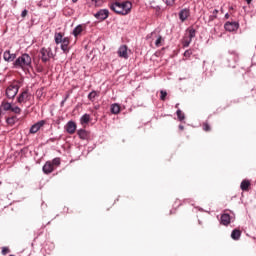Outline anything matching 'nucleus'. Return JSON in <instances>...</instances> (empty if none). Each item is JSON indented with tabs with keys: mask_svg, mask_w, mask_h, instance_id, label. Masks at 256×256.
<instances>
[{
	"mask_svg": "<svg viewBox=\"0 0 256 256\" xmlns=\"http://www.w3.org/2000/svg\"><path fill=\"white\" fill-rule=\"evenodd\" d=\"M3 59L4 61H6L7 63H11L13 61H15V59H17V54L11 53L10 50H6L3 53Z\"/></svg>",
	"mask_w": 256,
	"mask_h": 256,
	"instance_id": "6e6552de",
	"label": "nucleus"
},
{
	"mask_svg": "<svg viewBox=\"0 0 256 256\" xmlns=\"http://www.w3.org/2000/svg\"><path fill=\"white\" fill-rule=\"evenodd\" d=\"M10 111H12V113H15L16 115H19V113H21V108H19V106H15L10 109Z\"/></svg>",
	"mask_w": 256,
	"mask_h": 256,
	"instance_id": "c85d7f7f",
	"label": "nucleus"
},
{
	"mask_svg": "<svg viewBox=\"0 0 256 256\" xmlns=\"http://www.w3.org/2000/svg\"><path fill=\"white\" fill-rule=\"evenodd\" d=\"M155 35H157L156 32H152V33H151V37H155Z\"/></svg>",
	"mask_w": 256,
	"mask_h": 256,
	"instance_id": "ea45409f",
	"label": "nucleus"
},
{
	"mask_svg": "<svg viewBox=\"0 0 256 256\" xmlns=\"http://www.w3.org/2000/svg\"><path fill=\"white\" fill-rule=\"evenodd\" d=\"M18 93H19L18 85H10L6 88V97H8V99H15Z\"/></svg>",
	"mask_w": 256,
	"mask_h": 256,
	"instance_id": "20e7f679",
	"label": "nucleus"
},
{
	"mask_svg": "<svg viewBox=\"0 0 256 256\" xmlns=\"http://www.w3.org/2000/svg\"><path fill=\"white\" fill-rule=\"evenodd\" d=\"M32 59L31 56L27 53L22 54L13 62L14 69H22V71H27L31 69Z\"/></svg>",
	"mask_w": 256,
	"mask_h": 256,
	"instance_id": "f03ea898",
	"label": "nucleus"
},
{
	"mask_svg": "<svg viewBox=\"0 0 256 256\" xmlns=\"http://www.w3.org/2000/svg\"><path fill=\"white\" fill-rule=\"evenodd\" d=\"M77 1H79V0H72V3H77Z\"/></svg>",
	"mask_w": 256,
	"mask_h": 256,
	"instance_id": "37998d69",
	"label": "nucleus"
},
{
	"mask_svg": "<svg viewBox=\"0 0 256 256\" xmlns=\"http://www.w3.org/2000/svg\"><path fill=\"white\" fill-rule=\"evenodd\" d=\"M94 17L95 19H98V21H105V19L109 17V10L101 9L94 14Z\"/></svg>",
	"mask_w": 256,
	"mask_h": 256,
	"instance_id": "39448f33",
	"label": "nucleus"
},
{
	"mask_svg": "<svg viewBox=\"0 0 256 256\" xmlns=\"http://www.w3.org/2000/svg\"><path fill=\"white\" fill-rule=\"evenodd\" d=\"M250 185H251V182H249V180H243L241 182L240 188L242 191H247L249 189Z\"/></svg>",
	"mask_w": 256,
	"mask_h": 256,
	"instance_id": "6ab92c4d",
	"label": "nucleus"
},
{
	"mask_svg": "<svg viewBox=\"0 0 256 256\" xmlns=\"http://www.w3.org/2000/svg\"><path fill=\"white\" fill-rule=\"evenodd\" d=\"M110 9L118 15H129L133 9V4L130 1L116 2L110 5Z\"/></svg>",
	"mask_w": 256,
	"mask_h": 256,
	"instance_id": "f257e3e1",
	"label": "nucleus"
},
{
	"mask_svg": "<svg viewBox=\"0 0 256 256\" xmlns=\"http://www.w3.org/2000/svg\"><path fill=\"white\" fill-rule=\"evenodd\" d=\"M89 121H91V116L89 114H84L81 118H80V123L81 125H87V123H89Z\"/></svg>",
	"mask_w": 256,
	"mask_h": 256,
	"instance_id": "a211bd4d",
	"label": "nucleus"
},
{
	"mask_svg": "<svg viewBox=\"0 0 256 256\" xmlns=\"http://www.w3.org/2000/svg\"><path fill=\"white\" fill-rule=\"evenodd\" d=\"M176 115H177L179 121H183L185 119V114H183V112L179 109L177 110Z\"/></svg>",
	"mask_w": 256,
	"mask_h": 256,
	"instance_id": "a878e982",
	"label": "nucleus"
},
{
	"mask_svg": "<svg viewBox=\"0 0 256 256\" xmlns=\"http://www.w3.org/2000/svg\"><path fill=\"white\" fill-rule=\"evenodd\" d=\"M77 133H78V136L80 137V139H82V140L89 139V132H87V130L80 129V130H78Z\"/></svg>",
	"mask_w": 256,
	"mask_h": 256,
	"instance_id": "dca6fc26",
	"label": "nucleus"
},
{
	"mask_svg": "<svg viewBox=\"0 0 256 256\" xmlns=\"http://www.w3.org/2000/svg\"><path fill=\"white\" fill-rule=\"evenodd\" d=\"M164 2L166 3V5H173V3H175V0H164Z\"/></svg>",
	"mask_w": 256,
	"mask_h": 256,
	"instance_id": "c9c22d12",
	"label": "nucleus"
},
{
	"mask_svg": "<svg viewBox=\"0 0 256 256\" xmlns=\"http://www.w3.org/2000/svg\"><path fill=\"white\" fill-rule=\"evenodd\" d=\"M188 39H191L193 41L195 37V29L191 28L188 30V36H186Z\"/></svg>",
	"mask_w": 256,
	"mask_h": 256,
	"instance_id": "393cba45",
	"label": "nucleus"
},
{
	"mask_svg": "<svg viewBox=\"0 0 256 256\" xmlns=\"http://www.w3.org/2000/svg\"><path fill=\"white\" fill-rule=\"evenodd\" d=\"M54 169L55 168L53 167V163H51V161H48L43 166L42 171L43 173H45V175H49L50 173H53Z\"/></svg>",
	"mask_w": 256,
	"mask_h": 256,
	"instance_id": "f8f14e48",
	"label": "nucleus"
},
{
	"mask_svg": "<svg viewBox=\"0 0 256 256\" xmlns=\"http://www.w3.org/2000/svg\"><path fill=\"white\" fill-rule=\"evenodd\" d=\"M175 107H176V109H178V108H179V104H176V106H175Z\"/></svg>",
	"mask_w": 256,
	"mask_h": 256,
	"instance_id": "a18cd8bd",
	"label": "nucleus"
},
{
	"mask_svg": "<svg viewBox=\"0 0 256 256\" xmlns=\"http://www.w3.org/2000/svg\"><path fill=\"white\" fill-rule=\"evenodd\" d=\"M54 39H55L56 45H59V44L63 43V34L56 33L55 36H54Z\"/></svg>",
	"mask_w": 256,
	"mask_h": 256,
	"instance_id": "4be33fe9",
	"label": "nucleus"
},
{
	"mask_svg": "<svg viewBox=\"0 0 256 256\" xmlns=\"http://www.w3.org/2000/svg\"><path fill=\"white\" fill-rule=\"evenodd\" d=\"M97 95H99V93H97V91H92L88 94V99L90 101H95V97H97Z\"/></svg>",
	"mask_w": 256,
	"mask_h": 256,
	"instance_id": "b1692460",
	"label": "nucleus"
},
{
	"mask_svg": "<svg viewBox=\"0 0 256 256\" xmlns=\"http://www.w3.org/2000/svg\"><path fill=\"white\" fill-rule=\"evenodd\" d=\"M221 225H229L231 223V216L229 214H222L220 219Z\"/></svg>",
	"mask_w": 256,
	"mask_h": 256,
	"instance_id": "4468645a",
	"label": "nucleus"
},
{
	"mask_svg": "<svg viewBox=\"0 0 256 256\" xmlns=\"http://www.w3.org/2000/svg\"><path fill=\"white\" fill-rule=\"evenodd\" d=\"M225 19H229V13L225 14Z\"/></svg>",
	"mask_w": 256,
	"mask_h": 256,
	"instance_id": "a19ab883",
	"label": "nucleus"
},
{
	"mask_svg": "<svg viewBox=\"0 0 256 256\" xmlns=\"http://www.w3.org/2000/svg\"><path fill=\"white\" fill-rule=\"evenodd\" d=\"M31 99V94L28 91L22 92L18 97V103H27Z\"/></svg>",
	"mask_w": 256,
	"mask_h": 256,
	"instance_id": "9d476101",
	"label": "nucleus"
},
{
	"mask_svg": "<svg viewBox=\"0 0 256 256\" xmlns=\"http://www.w3.org/2000/svg\"><path fill=\"white\" fill-rule=\"evenodd\" d=\"M160 95H161V96H160L161 101H165V98L167 97V92L161 90V91H160Z\"/></svg>",
	"mask_w": 256,
	"mask_h": 256,
	"instance_id": "7c9ffc66",
	"label": "nucleus"
},
{
	"mask_svg": "<svg viewBox=\"0 0 256 256\" xmlns=\"http://www.w3.org/2000/svg\"><path fill=\"white\" fill-rule=\"evenodd\" d=\"M162 43H163V37L162 36H158L156 41H155V46L156 47H161Z\"/></svg>",
	"mask_w": 256,
	"mask_h": 256,
	"instance_id": "bb28decb",
	"label": "nucleus"
},
{
	"mask_svg": "<svg viewBox=\"0 0 256 256\" xmlns=\"http://www.w3.org/2000/svg\"><path fill=\"white\" fill-rule=\"evenodd\" d=\"M64 129L67 133H69V135H73V133L77 131V124L74 121L70 120L64 126Z\"/></svg>",
	"mask_w": 256,
	"mask_h": 256,
	"instance_id": "423d86ee",
	"label": "nucleus"
},
{
	"mask_svg": "<svg viewBox=\"0 0 256 256\" xmlns=\"http://www.w3.org/2000/svg\"><path fill=\"white\" fill-rule=\"evenodd\" d=\"M0 107L3 111H11L12 105L9 102H2Z\"/></svg>",
	"mask_w": 256,
	"mask_h": 256,
	"instance_id": "5701e85b",
	"label": "nucleus"
},
{
	"mask_svg": "<svg viewBox=\"0 0 256 256\" xmlns=\"http://www.w3.org/2000/svg\"><path fill=\"white\" fill-rule=\"evenodd\" d=\"M193 52H191V50H186L185 52H184V57H191V54H192Z\"/></svg>",
	"mask_w": 256,
	"mask_h": 256,
	"instance_id": "72a5a7b5",
	"label": "nucleus"
},
{
	"mask_svg": "<svg viewBox=\"0 0 256 256\" xmlns=\"http://www.w3.org/2000/svg\"><path fill=\"white\" fill-rule=\"evenodd\" d=\"M118 56L121 57L122 59H129L127 45H122L119 47Z\"/></svg>",
	"mask_w": 256,
	"mask_h": 256,
	"instance_id": "1a4fd4ad",
	"label": "nucleus"
},
{
	"mask_svg": "<svg viewBox=\"0 0 256 256\" xmlns=\"http://www.w3.org/2000/svg\"><path fill=\"white\" fill-rule=\"evenodd\" d=\"M61 49L63 50V53H69V38H63V41L61 42Z\"/></svg>",
	"mask_w": 256,
	"mask_h": 256,
	"instance_id": "2eb2a0df",
	"label": "nucleus"
},
{
	"mask_svg": "<svg viewBox=\"0 0 256 256\" xmlns=\"http://www.w3.org/2000/svg\"><path fill=\"white\" fill-rule=\"evenodd\" d=\"M121 111V107L119 106V104H112L111 105V113H113L114 115L119 114Z\"/></svg>",
	"mask_w": 256,
	"mask_h": 256,
	"instance_id": "412c9836",
	"label": "nucleus"
},
{
	"mask_svg": "<svg viewBox=\"0 0 256 256\" xmlns=\"http://www.w3.org/2000/svg\"><path fill=\"white\" fill-rule=\"evenodd\" d=\"M7 253H9V248L3 247L2 248V255H7Z\"/></svg>",
	"mask_w": 256,
	"mask_h": 256,
	"instance_id": "f704fd0d",
	"label": "nucleus"
},
{
	"mask_svg": "<svg viewBox=\"0 0 256 256\" xmlns=\"http://www.w3.org/2000/svg\"><path fill=\"white\" fill-rule=\"evenodd\" d=\"M217 13H219V10H217V9H214L213 11H212V16H211V18L212 19H217Z\"/></svg>",
	"mask_w": 256,
	"mask_h": 256,
	"instance_id": "2f4dec72",
	"label": "nucleus"
},
{
	"mask_svg": "<svg viewBox=\"0 0 256 256\" xmlns=\"http://www.w3.org/2000/svg\"><path fill=\"white\" fill-rule=\"evenodd\" d=\"M51 163L53 166L54 165L59 166L61 165V158H54Z\"/></svg>",
	"mask_w": 256,
	"mask_h": 256,
	"instance_id": "c756f323",
	"label": "nucleus"
},
{
	"mask_svg": "<svg viewBox=\"0 0 256 256\" xmlns=\"http://www.w3.org/2000/svg\"><path fill=\"white\" fill-rule=\"evenodd\" d=\"M246 1V3L248 4V5H251V2L253 1V0H245Z\"/></svg>",
	"mask_w": 256,
	"mask_h": 256,
	"instance_id": "58836bf2",
	"label": "nucleus"
},
{
	"mask_svg": "<svg viewBox=\"0 0 256 256\" xmlns=\"http://www.w3.org/2000/svg\"><path fill=\"white\" fill-rule=\"evenodd\" d=\"M44 125H45V120H41V121L35 123L34 125L31 126L30 133H32V134L37 133V131H39L41 129V127H43Z\"/></svg>",
	"mask_w": 256,
	"mask_h": 256,
	"instance_id": "9b49d317",
	"label": "nucleus"
},
{
	"mask_svg": "<svg viewBox=\"0 0 256 256\" xmlns=\"http://www.w3.org/2000/svg\"><path fill=\"white\" fill-rule=\"evenodd\" d=\"M224 28L226 31L232 33L233 31H237V29H239V22H226L224 24Z\"/></svg>",
	"mask_w": 256,
	"mask_h": 256,
	"instance_id": "0eeeda50",
	"label": "nucleus"
},
{
	"mask_svg": "<svg viewBox=\"0 0 256 256\" xmlns=\"http://www.w3.org/2000/svg\"><path fill=\"white\" fill-rule=\"evenodd\" d=\"M21 17H27V10H23V11H22Z\"/></svg>",
	"mask_w": 256,
	"mask_h": 256,
	"instance_id": "e433bc0d",
	"label": "nucleus"
},
{
	"mask_svg": "<svg viewBox=\"0 0 256 256\" xmlns=\"http://www.w3.org/2000/svg\"><path fill=\"white\" fill-rule=\"evenodd\" d=\"M3 115H5V113L3 112V108L0 106V119L3 117Z\"/></svg>",
	"mask_w": 256,
	"mask_h": 256,
	"instance_id": "4c0bfd02",
	"label": "nucleus"
},
{
	"mask_svg": "<svg viewBox=\"0 0 256 256\" xmlns=\"http://www.w3.org/2000/svg\"><path fill=\"white\" fill-rule=\"evenodd\" d=\"M189 15H191L189 9L185 8V9H182L180 12H179V19L180 21H187V18L189 17Z\"/></svg>",
	"mask_w": 256,
	"mask_h": 256,
	"instance_id": "ddd939ff",
	"label": "nucleus"
},
{
	"mask_svg": "<svg viewBox=\"0 0 256 256\" xmlns=\"http://www.w3.org/2000/svg\"><path fill=\"white\" fill-rule=\"evenodd\" d=\"M231 238L234 241H239V239H241V231L238 229H234L231 233Z\"/></svg>",
	"mask_w": 256,
	"mask_h": 256,
	"instance_id": "f3484780",
	"label": "nucleus"
},
{
	"mask_svg": "<svg viewBox=\"0 0 256 256\" xmlns=\"http://www.w3.org/2000/svg\"><path fill=\"white\" fill-rule=\"evenodd\" d=\"M40 59L43 63H47L53 59V50L51 48H42L40 50Z\"/></svg>",
	"mask_w": 256,
	"mask_h": 256,
	"instance_id": "7ed1b4c3",
	"label": "nucleus"
},
{
	"mask_svg": "<svg viewBox=\"0 0 256 256\" xmlns=\"http://www.w3.org/2000/svg\"><path fill=\"white\" fill-rule=\"evenodd\" d=\"M191 41H193V40L190 38H187V36H186L183 40V47H189V45H191Z\"/></svg>",
	"mask_w": 256,
	"mask_h": 256,
	"instance_id": "cd10ccee",
	"label": "nucleus"
},
{
	"mask_svg": "<svg viewBox=\"0 0 256 256\" xmlns=\"http://www.w3.org/2000/svg\"><path fill=\"white\" fill-rule=\"evenodd\" d=\"M179 129H180L181 131H183V129H184L183 125H180V126H179Z\"/></svg>",
	"mask_w": 256,
	"mask_h": 256,
	"instance_id": "79ce46f5",
	"label": "nucleus"
},
{
	"mask_svg": "<svg viewBox=\"0 0 256 256\" xmlns=\"http://www.w3.org/2000/svg\"><path fill=\"white\" fill-rule=\"evenodd\" d=\"M203 129H204V131H211V127H210L209 124H207V123H205V124L203 125Z\"/></svg>",
	"mask_w": 256,
	"mask_h": 256,
	"instance_id": "473e14b6",
	"label": "nucleus"
},
{
	"mask_svg": "<svg viewBox=\"0 0 256 256\" xmlns=\"http://www.w3.org/2000/svg\"><path fill=\"white\" fill-rule=\"evenodd\" d=\"M6 121H7V123H9V121H11V118H8Z\"/></svg>",
	"mask_w": 256,
	"mask_h": 256,
	"instance_id": "c03bdc74",
	"label": "nucleus"
},
{
	"mask_svg": "<svg viewBox=\"0 0 256 256\" xmlns=\"http://www.w3.org/2000/svg\"><path fill=\"white\" fill-rule=\"evenodd\" d=\"M81 33H83V26L82 25L76 26L73 30L74 37H78V35H81Z\"/></svg>",
	"mask_w": 256,
	"mask_h": 256,
	"instance_id": "aec40b11",
	"label": "nucleus"
}]
</instances>
